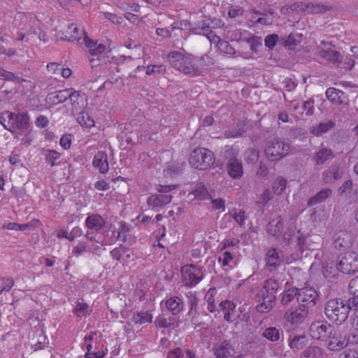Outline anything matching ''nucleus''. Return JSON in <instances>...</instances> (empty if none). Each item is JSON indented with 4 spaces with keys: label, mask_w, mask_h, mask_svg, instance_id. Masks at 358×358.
Returning <instances> with one entry per match:
<instances>
[{
    "label": "nucleus",
    "mask_w": 358,
    "mask_h": 358,
    "mask_svg": "<svg viewBox=\"0 0 358 358\" xmlns=\"http://www.w3.org/2000/svg\"><path fill=\"white\" fill-rule=\"evenodd\" d=\"M337 268L345 274L358 271V255L354 252L345 254L338 262Z\"/></svg>",
    "instance_id": "9d476101"
},
{
    "label": "nucleus",
    "mask_w": 358,
    "mask_h": 358,
    "mask_svg": "<svg viewBox=\"0 0 358 358\" xmlns=\"http://www.w3.org/2000/svg\"><path fill=\"white\" fill-rule=\"evenodd\" d=\"M64 38L67 41H80L83 37L85 40V36H87L83 28L79 27L75 24H71L68 26L67 29L63 33Z\"/></svg>",
    "instance_id": "2eb2a0df"
},
{
    "label": "nucleus",
    "mask_w": 358,
    "mask_h": 358,
    "mask_svg": "<svg viewBox=\"0 0 358 358\" xmlns=\"http://www.w3.org/2000/svg\"><path fill=\"white\" fill-rule=\"evenodd\" d=\"M238 243L239 240L236 238H224L220 244V250L222 251L229 247L236 246Z\"/></svg>",
    "instance_id": "603ef678"
},
{
    "label": "nucleus",
    "mask_w": 358,
    "mask_h": 358,
    "mask_svg": "<svg viewBox=\"0 0 358 358\" xmlns=\"http://www.w3.org/2000/svg\"><path fill=\"white\" fill-rule=\"evenodd\" d=\"M229 176L233 179H239L243 173V165L236 159L230 160L227 166Z\"/></svg>",
    "instance_id": "393cba45"
},
{
    "label": "nucleus",
    "mask_w": 358,
    "mask_h": 358,
    "mask_svg": "<svg viewBox=\"0 0 358 358\" xmlns=\"http://www.w3.org/2000/svg\"><path fill=\"white\" fill-rule=\"evenodd\" d=\"M92 313V309L90 308V306L86 303L78 302L76 303L73 310V313L80 320L83 318L87 317Z\"/></svg>",
    "instance_id": "2f4dec72"
},
{
    "label": "nucleus",
    "mask_w": 358,
    "mask_h": 358,
    "mask_svg": "<svg viewBox=\"0 0 358 358\" xmlns=\"http://www.w3.org/2000/svg\"><path fill=\"white\" fill-rule=\"evenodd\" d=\"M269 294V293L264 292V294L262 293V288L259 290L257 297L259 301H262L259 304H258L256 307V309L259 313H268L269 312L272 307L273 303L274 302H267L266 298Z\"/></svg>",
    "instance_id": "c85d7f7f"
},
{
    "label": "nucleus",
    "mask_w": 358,
    "mask_h": 358,
    "mask_svg": "<svg viewBox=\"0 0 358 358\" xmlns=\"http://www.w3.org/2000/svg\"><path fill=\"white\" fill-rule=\"evenodd\" d=\"M232 217L236 220L238 225L243 226L244 224L246 219L245 211H234L232 213Z\"/></svg>",
    "instance_id": "5fc2aeb1"
},
{
    "label": "nucleus",
    "mask_w": 358,
    "mask_h": 358,
    "mask_svg": "<svg viewBox=\"0 0 358 358\" xmlns=\"http://www.w3.org/2000/svg\"><path fill=\"white\" fill-rule=\"evenodd\" d=\"M308 341V338L305 335H293L289 336L288 345L293 351H299L306 346Z\"/></svg>",
    "instance_id": "5701e85b"
},
{
    "label": "nucleus",
    "mask_w": 358,
    "mask_h": 358,
    "mask_svg": "<svg viewBox=\"0 0 358 358\" xmlns=\"http://www.w3.org/2000/svg\"><path fill=\"white\" fill-rule=\"evenodd\" d=\"M217 294V290L215 288L210 289L205 296V300L208 305V309L210 313L215 310L216 304L215 296Z\"/></svg>",
    "instance_id": "ea45409f"
},
{
    "label": "nucleus",
    "mask_w": 358,
    "mask_h": 358,
    "mask_svg": "<svg viewBox=\"0 0 358 358\" xmlns=\"http://www.w3.org/2000/svg\"><path fill=\"white\" fill-rule=\"evenodd\" d=\"M233 259L234 256L231 252L224 251L221 252L220 255L219 256L218 262L221 263L222 266H226L229 264Z\"/></svg>",
    "instance_id": "de8ad7c7"
},
{
    "label": "nucleus",
    "mask_w": 358,
    "mask_h": 358,
    "mask_svg": "<svg viewBox=\"0 0 358 358\" xmlns=\"http://www.w3.org/2000/svg\"><path fill=\"white\" fill-rule=\"evenodd\" d=\"M35 124L38 128H45L49 124V120L45 115H39L36 119Z\"/></svg>",
    "instance_id": "0e129e2a"
},
{
    "label": "nucleus",
    "mask_w": 358,
    "mask_h": 358,
    "mask_svg": "<svg viewBox=\"0 0 358 358\" xmlns=\"http://www.w3.org/2000/svg\"><path fill=\"white\" fill-rule=\"evenodd\" d=\"M152 318L153 316L151 313L141 310L134 313L131 318V321L134 325L139 327L147 323H151Z\"/></svg>",
    "instance_id": "b1692460"
},
{
    "label": "nucleus",
    "mask_w": 358,
    "mask_h": 358,
    "mask_svg": "<svg viewBox=\"0 0 358 358\" xmlns=\"http://www.w3.org/2000/svg\"><path fill=\"white\" fill-rule=\"evenodd\" d=\"M73 115L76 119V121L82 127L90 129L94 127L95 125L94 120L92 118L89 113L85 110V109L82 110L80 112H78L77 114H73Z\"/></svg>",
    "instance_id": "cd10ccee"
},
{
    "label": "nucleus",
    "mask_w": 358,
    "mask_h": 358,
    "mask_svg": "<svg viewBox=\"0 0 358 358\" xmlns=\"http://www.w3.org/2000/svg\"><path fill=\"white\" fill-rule=\"evenodd\" d=\"M348 289L351 294L358 296V277H355L350 281Z\"/></svg>",
    "instance_id": "13d9d810"
},
{
    "label": "nucleus",
    "mask_w": 358,
    "mask_h": 358,
    "mask_svg": "<svg viewBox=\"0 0 358 358\" xmlns=\"http://www.w3.org/2000/svg\"><path fill=\"white\" fill-rule=\"evenodd\" d=\"M167 58L174 69L190 76L199 74V69L190 56L178 51H173L168 55Z\"/></svg>",
    "instance_id": "f03ea898"
},
{
    "label": "nucleus",
    "mask_w": 358,
    "mask_h": 358,
    "mask_svg": "<svg viewBox=\"0 0 358 358\" xmlns=\"http://www.w3.org/2000/svg\"><path fill=\"white\" fill-rule=\"evenodd\" d=\"M14 284V280L12 278H0V294L3 292L10 291Z\"/></svg>",
    "instance_id": "49530a36"
},
{
    "label": "nucleus",
    "mask_w": 358,
    "mask_h": 358,
    "mask_svg": "<svg viewBox=\"0 0 358 358\" xmlns=\"http://www.w3.org/2000/svg\"><path fill=\"white\" fill-rule=\"evenodd\" d=\"M217 46L224 53L229 55H234L236 53L235 49L227 41H220Z\"/></svg>",
    "instance_id": "09e8293b"
},
{
    "label": "nucleus",
    "mask_w": 358,
    "mask_h": 358,
    "mask_svg": "<svg viewBox=\"0 0 358 358\" xmlns=\"http://www.w3.org/2000/svg\"><path fill=\"white\" fill-rule=\"evenodd\" d=\"M41 24V22L35 18L22 17L16 33L17 39L27 43L31 41L37 35L38 25Z\"/></svg>",
    "instance_id": "39448f33"
},
{
    "label": "nucleus",
    "mask_w": 358,
    "mask_h": 358,
    "mask_svg": "<svg viewBox=\"0 0 358 358\" xmlns=\"http://www.w3.org/2000/svg\"><path fill=\"white\" fill-rule=\"evenodd\" d=\"M69 97L71 105V113L77 114L85 109L87 105V99L85 93L81 91L75 90L73 88L69 89Z\"/></svg>",
    "instance_id": "9b49d317"
},
{
    "label": "nucleus",
    "mask_w": 358,
    "mask_h": 358,
    "mask_svg": "<svg viewBox=\"0 0 358 358\" xmlns=\"http://www.w3.org/2000/svg\"><path fill=\"white\" fill-rule=\"evenodd\" d=\"M350 306L341 299L328 300L324 306V314L332 322L342 324L348 318Z\"/></svg>",
    "instance_id": "7ed1b4c3"
},
{
    "label": "nucleus",
    "mask_w": 358,
    "mask_h": 358,
    "mask_svg": "<svg viewBox=\"0 0 358 358\" xmlns=\"http://www.w3.org/2000/svg\"><path fill=\"white\" fill-rule=\"evenodd\" d=\"M165 71V68L164 65H148L146 69V74L148 76H151L155 74V73H161Z\"/></svg>",
    "instance_id": "6e6d98bb"
},
{
    "label": "nucleus",
    "mask_w": 358,
    "mask_h": 358,
    "mask_svg": "<svg viewBox=\"0 0 358 358\" xmlns=\"http://www.w3.org/2000/svg\"><path fill=\"white\" fill-rule=\"evenodd\" d=\"M281 332L275 327H268L264 333L263 336L271 342H275L280 338Z\"/></svg>",
    "instance_id": "58836bf2"
},
{
    "label": "nucleus",
    "mask_w": 358,
    "mask_h": 358,
    "mask_svg": "<svg viewBox=\"0 0 358 358\" xmlns=\"http://www.w3.org/2000/svg\"><path fill=\"white\" fill-rule=\"evenodd\" d=\"M309 310L306 306L299 305L287 309L284 313L285 320L293 326L302 324L308 317Z\"/></svg>",
    "instance_id": "423d86ee"
},
{
    "label": "nucleus",
    "mask_w": 358,
    "mask_h": 358,
    "mask_svg": "<svg viewBox=\"0 0 358 358\" xmlns=\"http://www.w3.org/2000/svg\"><path fill=\"white\" fill-rule=\"evenodd\" d=\"M334 246L340 251H344L351 246L350 236L345 231H340L334 235Z\"/></svg>",
    "instance_id": "f3484780"
},
{
    "label": "nucleus",
    "mask_w": 358,
    "mask_h": 358,
    "mask_svg": "<svg viewBox=\"0 0 358 358\" xmlns=\"http://www.w3.org/2000/svg\"><path fill=\"white\" fill-rule=\"evenodd\" d=\"M265 261L266 266L270 268V270L275 269L282 264H288L292 262L289 257L285 258L282 251L275 248H271L267 251Z\"/></svg>",
    "instance_id": "f8f14e48"
},
{
    "label": "nucleus",
    "mask_w": 358,
    "mask_h": 358,
    "mask_svg": "<svg viewBox=\"0 0 358 358\" xmlns=\"http://www.w3.org/2000/svg\"><path fill=\"white\" fill-rule=\"evenodd\" d=\"M326 96L328 100L335 105H340L343 103L342 97L343 92L334 87H329L326 91Z\"/></svg>",
    "instance_id": "7c9ffc66"
},
{
    "label": "nucleus",
    "mask_w": 358,
    "mask_h": 358,
    "mask_svg": "<svg viewBox=\"0 0 358 358\" xmlns=\"http://www.w3.org/2000/svg\"><path fill=\"white\" fill-rule=\"evenodd\" d=\"M331 194V190L330 189H325L319 192L315 196L310 198L308 201L309 206H313L316 203L324 201Z\"/></svg>",
    "instance_id": "f704fd0d"
},
{
    "label": "nucleus",
    "mask_w": 358,
    "mask_h": 358,
    "mask_svg": "<svg viewBox=\"0 0 358 358\" xmlns=\"http://www.w3.org/2000/svg\"><path fill=\"white\" fill-rule=\"evenodd\" d=\"M166 307L172 315L179 314L183 308L182 300L177 296H171L166 301Z\"/></svg>",
    "instance_id": "a878e982"
},
{
    "label": "nucleus",
    "mask_w": 358,
    "mask_h": 358,
    "mask_svg": "<svg viewBox=\"0 0 358 358\" xmlns=\"http://www.w3.org/2000/svg\"><path fill=\"white\" fill-rule=\"evenodd\" d=\"M299 294V289L293 287L286 289L282 294L281 298V303L283 306L287 305L292 301L294 299L295 297L297 298Z\"/></svg>",
    "instance_id": "c9c22d12"
},
{
    "label": "nucleus",
    "mask_w": 358,
    "mask_h": 358,
    "mask_svg": "<svg viewBox=\"0 0 358 358\" xmlns=\"http://www.w3.org/2000/svg\"><path fill=\"white\" fill-rule=\"evenodd\" d=\"M215 162L214 153L205 148H196L190 154L189 162L194 169L206 170Z\"/></svg>",
    "instance_id": "20e7f679"
},
{
    "label": "nucleus",
    "mask_w": 358,
    "mask_h": 358,
    "mask_svg": "<svg viewBox=\"0 0 358 358\" xmlns=\"http://www.w3.org/2000/svg\"><path fill=\"white\" fill-rule=\"evenodd\" d=\"M245 41L250 45L252 50H255L257 47L262 45V38L257 36H252L245 39Z\"/></svg>",
    "instance_id": "3c124183"
},
{
    "label": "nucleus",
    "mask_w": 358,
    "mask_h": 358,
    "mask_svg": "<svg viewBox=\"0 0 358 358\" xmlns=\"http://www.w3.org/2000/svg\"><path fill=\"white\" fill-rule=\"evenodd\" d=\"M309 331L313 339L327 341L333 334L334 327L327 322L316 321L310 324Z\"/></svg>",
    "instance_id": "0eeeda50"
},
{
    "label": "nucleus",
    "mask_w": 358,
    "mask_h": 358,
    "mask_svg": "<svg viewBox=\"0 0 358 358\" xmlns=\"http://www.w3.org/2000/svg\"><path fill=\"white\" fill-rule=\"evenodd\" d=\"M278 41V35L273 34H270V35H268L267 36H266V38L264 39V43L267 48L272 49L276 45Z\"/></svg>",
    "instance_id": "864d4df0"
},
{
    "label": "nucleus",
    "mask_w": 358,
    "mask_h": 358,
    "mask_svg": "<svg viewBox=\"0 0 358 358\" xmlns=\"http://www.w3.org/2000/svg\"><path fill=\"white\" fill-rule=\"evenodd\" d=\"M69 92V89H66L50 93L47 96V102L52 106L64 103L68 99Z\"/></svg>",
    "instance_id": "4be33fe9"
},
{
    "label": "nucleus",
    "mask_w": 358,
    "mask_h": 358,
    "mask_svg": "<svg viewBox=\"0 0 358 358\" xmlns=\"http://www.w3.org/2000/svg\"><path fill=\"white\" fill-rule=\"evenodd\" d=\"M334 127V123L331 121L322 122L319 124L317 127H314L310 129V133L315 136H319L327 132Z\"/></svg>",
    "instance_id": "e433bc0d"
},
{
    "label": "nucleus",
    "mask_w": 358,
    "mask_h": 358,
    "mask_svg": "<svg viewBox=\"0 0 358 358\" xmlns=\"http://www.w3.org/2000/svg\"><path fill=\"white\" fill-rule=\"evenodd\" d=\"M0 79L9 81L15 80L16 83H22L26 81L25 79L15 76L13 73L4 69L1 66H0Z\"/></svg>",
    "instance_id": "a19ab883"
},
{
    "label": "nucleus",
    "mask_w": 358,
    "mask_h": 358,
    "mask_svg": "<svg viewBox=\"0 0 358 358\" xmlns=\"http://www.w3.org/2000/svg\"><path fill=\"white\" fill-rule=\"evenodd\" d=\"M47 69L48 72L52 74H59L62 70V66L60 64L57 62H51L47 64Z\"/></svg>",
    "instance_id": "052dcab7"
},
{
    "label": "nucleus",
    "mask_w": 358,
    "mask_h": 358,
    "mask_svg": "<svg viewBox=\"0 0 358 358\" xmlns=\"http://www.w3.org/2000/svg\"><path fill=\"white\" fill-rule=\"evenodd\" d=\"M83 233V229L80 227H75L69 232L68 240L72 241L75 238L80 237Z\"/></svg>",
    "instance_id": "bf43d9fd"
},
{
    "label": "nucleus",
    "mask_w": 358,
    "mask_h": 358,
    "mask_svg": "<svg viewBox=\"0 0 358 358\" xmlns=\"http://www.w3.org/2000/svg\"><path fill=\"white\" fill-rule=\"evenodd\" d=\"M327 341V346L330 350H338L344 348L348 345L346 338H341L338 337L337 331L334 328L332 335L328 338Z\"/></svg>",
    "instance_id": "412c9836"
},
{
    "label": "nucleus",
    "mask_w": 358,
    "mask_h": 358,
    "mask_svg": "<svg viewBox=\"0 0 358 358\" xmlns=\"http://www.w3.org/2000/svg\"><path fill=\"white\" fill-rule=\"evenodd\" d=\"M243 13V9L239 6H231L228 10V15L231 18H234L241 15Z\"/></svg>",
    "instance_id": "4d7b16f0"
},
{
    "label": "nucleus",
    "mask_w": 358,
    "mask_h": 358,
    "mask_svg": "<svg viewBox=\"0 0 358 358\" xmlns=\"http://www.w3.org/2000/svg\"><path fill=\"white\" fill-rule=\"evenodd\" d=\"M85 227L90 230L99 231L106 225L103 217L99 214H92L87 217L85 221Z\"/></svg>",
    "instance_id": "6ab92c4d"
},
{
    "label": "nucleus",
    "mask_w": 358,
    "mask_h": 358,
    "mask_svg": "<svg viewBox=\"0 0 358 358\" xmlns=\"http://www.w3.org/2000/svg\"><path fill=\"white\" fill-rule=\"evenodd\" d=\"M235 304L228 300L222 301L220 303V308L223 312L224 319L229 322L231 321V312L235 309Z\"/></svg>",
    "instance_id": "72a5a7b5"
},
{
    "label": "nucleus",
    "mask_w": 358,
    "mask_h": 358,
    "mask_svg": "<svg viewBox=\"0 0 358 358\" xmlns=\"http://www.w3.org/2000/svg\"><path fill=\"white\" fill-rule=\"evenodd\" d=\"M84 42L92 56H99L106 50V46L104 45L98 44L97 42L93 41L87 36H85Z\"/></svg>",
    "instance_id": "bb28decb"
},
{
    "label": "nucleus",
    "mask_w": 358,
    "mask_h": 358,
    "mask_svg": "<svg viewBox=\"0 0 358 358\" xmlns=\"http://www.w3.org/2000/svg\"><path fill=\"white\" fill-rule=\"evenodd\" d=\"M60 145L65 150L69 149L71 145V135H63L60 138Z\"/></svg>",
    "instance_id": "338daca9"
},
{
    "label": "nucleus",
    "mask_w": 358,
    "mask_h": 358,
    "mask_svg": "<svg viewBox=\"0 0 358 358\" xmlns=\"http://www.w3.org/2000/svg\"><path fill=\"white\" fill-rule=\"evenodd\" d=\"M303 109L306 111V115L310 116L314 113V102L313 101H306L303 105Z\"/></svg>",
    "instance_id": "69168bd1"
},
{
    "label": "nucleus",
    "mask_w": 358,
    "mask_h": 358,
    "mask_svg": "<svg viewBox=\"0 0 358 358\" xmlns=\"http://www.w3.org/2000/svg\"><path fill=\"white\" fill-rule=\"evenodd\" d=\"M166 358H195V355L189 350L176 348L168 352Z\"/></svg>",
    "instance_id": "473e14b6"
},
{
    "label": "nucleus",
    "mask_w": 358,
    "mask_h": 358,
    "mask_svg": "<svg viewBox=\"0 0 358 358\" xmlns=\"http://www.w3.org/2000/svg\"><path fill=\"white\" fill-rule=\"evenodd\" d=\"M45 161L50 164L51 166H55L56 164L55 161L59 159L61 157L59 152L52 150H47L45 153Z\"/></svg>",
    "instance_id": "a18cd8bd"
},
{
    "label": "nucleus",
    "mask_w": 358,
    "mask_h": 358,
    "mask_svg": "<svg viewBox=\"0 0 358 358\" xmlns=\"http://www.w3.org/2000/svg\"><path fill=\"white\" fill-rule=\"evenodd\" d=\"M331 156L332 152L331 150L323 148L315 154L314 159L316 164L319 165L324 164Z\"/></svg>",
    "instance_id": "37998d69"
},
{
    "label": "nucleus",
    "mask_w": 358,
    "mask_h": 358,
    "mask_svg": "<svg viewBox=\"0 0 358 358\" xmlns=\"http://www.w3.org/2000/svg\"><path fill=\"white\" fill-rule=\"evenodd\" d=\"M192 193L195 199L200 201L207 199L209 196L208 191L203 183H198Z\"/></svg>",
    "instance_id": "4c0bfd02"
},
{
    "label": "nucleus",
    "mask_w": 358,
    "mask_h": 358,
    "mask_svg": "<svg viewBox=\"0 0 358 358\" xmlns=\"http://www.w3.org/2000/svg\"><path fill=\"white\" fill-rule=\"evenodd\" d=\"M289 145L278 140L271 141L265 150L267 158L271 161H275L287 155Z\"/></svg>",
    "instance_id": "1a4fd4ad"
},
{
    "label": "nucleus",
    "mask_w": 358,
    "mask_h": 358,
    "mask_svg": "<svg viewBox=\"0 0 358 358\" xmlns=\"http://www.w3.org/2000/svg\"><path fill=\"white\" fill-rule=\"evenodd\" d=\"M93 166L99 169L101 173H106L108 171V155L105 151H99L94 157Z\"/></svg>",
    "instance_id": "a211bd4d"
},
{
    "label": "nucleus",
    "mask_w": 358,
    "mask_h": 358,
    "mask_svg": "<svg viewBox=\"0 0 358 358\" xmlns=\"http://www.w3.org/2000/svg\"><path fill=\"white\" fill-rule=\"evenodd\" d=\"M338 358H358V352L352 350H346L339 355Z\"/></svg>",
    "instance_id": "774afa93"
},
{
    "label": "nucleus",
    "mask_w": 358,
    "mask_h": 358,
    "mask_svg": "<svg viewBox=\"0 0 358 358\" xmlns=\"http://www.w3.org/2000/svg\"><path fill=\"white\" fill-rule=\"evenodd\" d=\"M272 198L271 193L269 189H266L258 197L257 203L260 204H265L268 202Z\"/></svg>",
    "instance_id": "680f3d73"
},
{
    "label": "nucleus",
    "mask_w": 358,
    "mask_h": 358,
    "mask_svg": "<svg viewBox=\"0 0 358 358\" xmlns=\"http://www.w3.org/2000/svg\"><path fill=\"white\" fill-rule=\"evenodd\" d=\"M286 187L287 180L282 177H278L272 185L273 192L275 194L280 195L285 191Z\"/></svg>",
    "instance_id": "79ce46f5"
},
{
    "label": "nucleus",
    "mask_w": 358,
    "mask_h": 358,
    "mask_svg": "<svg viewBox=\"0 0 358 358\" xmlns=\"http://www.w3.org/2000/svg\"><path fill=\"white\" fill-rule=\"evenodd\" d=\"M181 274L187 286L192 287L198 284L203 278L201 268L193 264H187L182 267Z\"/></svg>",
    "instance_id": "6e6552de"
},
{
    "label": "nucleus",
    "mask_w": 358,
    "mask_h": 358,
    "mask_svg": "<svg viewBox=\"0 0 358 358\" xmlns=\"http://www.w3.org/2000/svg\"><path fill=\"white\" fill-rule=\"evenodd\" d=\"M278 289V282L273 278H269L265 281L264 285L262 287V293H269L266 299L267 302H274L275 301V293Z\"/></svg>",
    "instance_id": "aec40b11"
},
{
    "label": "nucleus",
    "mask_w": 358,
    "mask_h": 358,
    "mask_svg": "<svg viewBox=\"0 0 358 358\" xmlns=\"http://www.w3.org/2000/svg\"><path fill=\"white\" fill-rule=\"evenodd\" d=\"M90 251V246L87 242L79 241L72 249V255L78 257L83 253Z\"/></svg>",
    "instance_id": "c03bdc74"
},
{
    "label": "nucleus",
    "mask_w": 358,
    "mask_h": 358,
    "mask_svg": "<svg viewBox=\"0 0 358 358\" xmlns=\"http://www.w3.org/2000/svg\"><path fill=\"white\" fill-rule=\"evenodd\" d=\"M30 119L25 113L15 114L10 111H4L0 115V123L3 127L17 135H22L29 131Z\"/></svg>",
    "instance_id": "f257e3e1"
},
{
    "label": "nucleus",
    "mask_w": 358,
    "mask_h": 358,
    "mask_svg": "<svg viewBox=\"0 0 358 358\" xmlns=\"http://www.w3.org/2000/svg\"><path fill=\"white\" fill-rule=\"evenodd\" d=\"M300 358H325V354L318 346H309L303 351Z\"/></svg>",
    "instance_id": "c756f323"
},
{
    "label": "nucleus",
    "mask_w": 358,
    "mask_h": 358,
    "mask_svg": "<svg viewBox=\"0 0 358 358\" xmlns=\"http://www.w3.org/2000/svg\"><path fill=\"white\" fill-rule=\"evenodd\" d=\"M215 358H238L234 348L227 342L222 343L215 351Z\"/></svg>",
    "instance_id": "dca6fc26"
},
{
    "label": "nucleus",
    "mask_w": 358,
    "mask_h": 358,
    "mask_svg": "<svg viewBox=\"0 0 358 358\" xmlns=\"http://www.w3.org/2000/svg\"><path fill=\"white\" fill-rule=\"evenodd\" d=\"M318 298L319 295L315 289L304 287L299 290L297 301L302 303L301 306H306L308 308L316 305Z\"/></svg>",
    "instance_id": "ddd939ff"
},
{
    "label": "nucleus",
    "mask_w": 358,
    "mask_h": 358,
    "mask_svg": "<svg viewBox=\"0 0 358 358\" xmlns=\"http://www.w3.org/2000/svg\"><path fill=\"white\" fill-rule=\"evenodd\" d=\"M107 354L108 349L104 348L96 352L86 353L85 355V358H104Z\"/></svg>",
    "instance_id": "e2e57ef3"
},
{
    "label": "nucleus",
    "mask_w": 358,
    "mask_h": 358,
    "mask_svg": "<svg viewBox=\"0 0 358 358\" xmlns=\"http://www.w3.org/2000/svg\"><path fill=\"white\" fill-rule=\"evenodd\" d=\"M172 198L170 194H155L148 198L147 203L150 208L157 210L171 203Z\"/></svg>",
    "instance_id": "4468645a"
},
{
    "label": "nucleus",
    "mask_w": 358,
    "mask_h": 358,
    "mask_svg": "<svg viewBox=\"0 0 358 358\" xmlns=\"http://www.w3.org/2000/svg\"><path fill=\"white\" fill-rule=\"evenodd\" d=\"M101 14L104 18L107 19L115 24H120L122 22V18L115 13L103 12Z\"/></svg>",
    "instance_id": "8fccbe9b"
}]
</instances>
